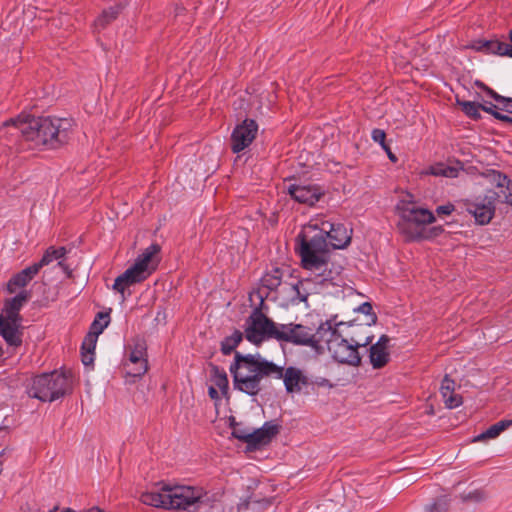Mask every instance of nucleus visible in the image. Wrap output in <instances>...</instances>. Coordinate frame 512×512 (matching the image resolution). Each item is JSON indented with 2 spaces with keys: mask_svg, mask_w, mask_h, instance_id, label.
I'll list each match as a JSON object with an SVG mask.
<instances>
[{
  "mask_svg": "<svg viewBox=\"0 0 512 512\" xmlns=\"http://www.w3.org/2000/svg\"><path fill=\"white\" fill-rule=\"evenodd\" d=\"M445 165L438 164L430 168V174L434 176H444L445 174Z\"/></svg>",
  "mask_w": 512,
  "mask_h": 512,
  "instance_id": "40",
  "label": "nucleus"
},
{
  "mask_svg": "<svg viewBox=\"0 0 512 512\" xmlns=\"http://www.w3.org/2000/svg\"><path fill=\"white\" fill-rule=\"evenodd\" d=\"M257 131L258 126L252 119H246L237 125L231 135L232 151L239 153L247 148L255 139Z\"/></svg>",
  "mask_w": 512,
  "mask_h": 512,
  "instance_id": "13",
  "label": "nucleus"
},
{
  "mask_svg": "<svg viewBox=\"0 0 512 512\" xmlns=\"http://www.w3.org/2000/svg\"><path fill=\"white\" fill-rule=\"evenodd\" d=\"M510 40L512 42V30L510 31Z\"/></svg>",
  "mask_w": 512,
  "mask_h": 512,
  "instance_id": "49",
  "label": "nucleus"
},
{
  "mask_svg": "<svg viewBox=\"0 0 512 512\" xmlns=\"http://www.w3.org/2000/svg\"><path fill=\"white\" fill-rule=\"evenodd\" d=\"M321 331L322 324L315 332H313L311 328L301 324L281 325L280 333L277 334V339L298 345L309 346L318 352L322 342L320 337H318L320 336Z\"/></svg>",
  "mask_w": 512,
  "mask_h": 512,
  "instance_id": "11",
  "label": "nucleus"
},
{
  "mask_svg": "<svg viewBox=\"0 0 512 512\" xmlns=\"http://www.w3.org/2000/svg\"><path fill=\"white\" fill-rule=\"evenodd\" d=\"M10 329L7 327L3 312L0 314V335L4 338L9 346H12V340H14L15 334H10Z\"/></svg>",
  "mask_w": 512,
  "mask_h": 512,
  "instance_id": "33",
  "label": "nucleus"
},
{
  "mask_svg": "<svg viewBox=\"0 0 512 512\" xmlns=\"http://www.w3.org/2000/svg\"><path fill=\"white\" fill-rule=\"evenodd\" d=\"M318 230L317 224L306 226L296 237V250L301 257L304 269L310 271L320 282H333L341 273L342 267L330 261L329 243Z\"/></svg>",
  "mask_w": 512,
  "mask_h": 512,
  "instance_id": "3",
  "label": "nucleus"
},
{
  "mask_svg": "<svg viewBox=\"0 0 512 512\" xmlns=\"http://www.w3.org/2000/svg\"><path fill=\"white\" fill-rule=\"evenodd\" d=\"M370 362L375 369L382 368L389 361V352L381 345H372L370 347Z\"/></svg>",
  "mask_w": 512,
  "mask_h": 512,
  "instance_id": "26",
  "label": "nucleus"
},
{
  "mask_svg": "<svg viewBox=\"0 0 512 512\" xmlns=\"http://www.w3.org/2000/svg\"><path fill=\"white\" fill-rule=\"evenodd\" d=\"M497 106L494 104H489L486 106H483V111L492 114L496 119L501 120L503 122L512 123V115H506L498 112Z\"/></svg>",
  "mask_w": 512,
  "mask_h": 512,
  "instance_id": "32",
  "label": "nucleus"
},
{
  "mask_svg": "<svg viewBox=\"0 0 512 512\" xmlns=\"http://www.w3.org/2000/svg\"><path fill=\"white\" fill-rule=\"evenodd\" d=\"M343 325V322L334 323L332 320L322 323V331L319 336L322 342L318 353H323L327 350L337 362L358 366L361 362V357L355 349V345L351 344L350 340L344 338L340 331V327Z\"/></svg>",
  "mask_w": 512,
  "mask_h": 512,
  "instance_id": "6",
  "label": "nucleus"
},
{
  "mask_svg": "<svg viewBox=\"0 0 512 512\" xmlns=\"http://www.w3.org/2000/svg\"><path fill=\"white\" fill-rule=\"evenodd\" d=\"M453 210L454 206L452 204H447L437 207L436 212L439 215H449Z\"/></svg>",
  "mask_w": 512,
  "mask_h": 512,
  "instance_id": "39",
  "label": "nucleus"
},
{
  "mask_svg": "<svg viewBox=\"0 0 512 512\" xmlns=\"http://www.w3.org/2000/svg\"><path fill=\"white\" fill-rule=\"evenodd\" d=\"M39 270L35 264L15 274L7 283V290L13 294L18 288L25 287L37 274Z\"/></svg>",
  "mask_w": 512,
  "mask_h": 512,
  "instance_id": "20",
  "label": "nucleus"
},
{
  "mask_svg": "<svg viewBox=\"0 0 512 512\" xmlns=\"http://www.w3.org/2000/svg\"><path fill=\"white\" fill-rule=\"evenodd\" d=\"M159 251L158 244L150 245L138 256L130 268L115 279L113 289L122 295V299H125V290L128 287L144 281L155 270L153 257Z\"/></svg>",
  "mask_w": 512,
  "mask_h": 512,
  "instance_id": "9",
  "label": "nucleus"
},
{
  "mask_svg": "<svg viewBox=\"0 0 512 512\" xmlns=\"http://www.w3.org/2000/svg\"><path fill=\"white\" fill-rule=\"evenodd\" d=\"M488 177L490 181L500 189L499 192H489L484 198H477L466 202V210L480 225L488 224L495 212L496 197L512 205V182L508 177L498 171H492Z\"/></svg>",
  "mask_w": 512,
  "mask_h": 512,
  "instance_id": "5",
  "label": "nucleus"
},
{
  "mask_svg": "<svg viewBox=\"0 0 512 512\" xmlns=\"http://www.w3.org/2000/svg\"><path fill=\"white\" fill-rule=\"evenodd\" d=\"M71 120L52 117H17L0 127V144L19 143L21 149H36L49 145L55 148L68 140Z\"/></svg>",
  "mask_w": 512,
  "mask_h": 512,
  "instance_id": "2",
  "label": "nucleus"
},
{
  "mask_svg": "<svg viewBox=\"0 0 512 512\" xmlns=\"http://www.w3.org/2000/svg\"><path fill=\"white\" fill-rule=\"evenodd\" d=\"M479 50H486L488 52L498 54L501 56H509L512 57V46L508 43L501 42L498 40H490L482 43L481 46L478 47Z\"/></svg>",
  "mask_w": 512,
  "mask_h": 512,
  "instance_id": "25",
  "label": "nucleus"
},
{
  "mask_svg": "<svg viewBox=\"0 0 512 512\" xmlns=\"http://www.w3.org/2000/svg\"><path fill=\"white\" fill-rule=\"evenodd\" d=\"M204 495L202 489L164 484L161 487H155L144 492L141 495V501L153 507L197 512L203 502Z\"/></svg>",
  "mask_w": 512,
  "mask_h": 512,
  "instance_id": "4",
  "label": "nucleus"
},
{
  "mask_svg": "<svg viewBox=\"0 0 512 512\" xmlns=\"http://www.w3.org/2000/svg\"><path fill=\"white\" fill-rule=\"evenodd\" d=\"M510 426H512V420H501L490 426L486 431L474 437L473 442H481L494 439Z\"/></svg>",
  "mask_w": 512,
  "mask_h": 512,
  "instance_id": "23",
  "label": "nucleus"
},
{
  "mask_svg": "<svg viewBox=\"0 0 512 512\" xmlns=\"http://www.w3.org/2000/svg\"><path fill=\"white\" fill-rule=\"evenodd\" d=\"M371 136H372V139L375 142H377V143H379L381 145V147H383L386 144V142H385L386 134H385L384 130H382V129H374L372 131V135Z\"/></svg>",
  "mask_w": 512,
  "mask_h": 512,
  "instance_id": "37",
  "label": "nucleus"
},
{
  "mask_svg": "<svg viewBox=\"0 0 512 512\" xmlns=\"http://www.w3.org/2000/svg\"><path fill=\"white\" fill-rule=\"evenodd\" d=\"M287 192L295 201L308 205L315 204L321 196L320 189L310 185L291 184L288 186Z\"/></svg>",
  "mask_w": 512,
  "mask_h": 512,
  "instance_id": "17",
  "label": "nucleus"
},
{
  "mask_svg": "<svg viewBox=\"0 0 512 512\" xmlns=\"http://www.w3.org/2000/svg\"><path fill=\"white\" fill-rule=\"evenodd\" d=\"M382 148L387 153L388 158L392 162H396L397 161V157L395 156V154L392 153L390 147L387 144H385Z\"/></svg>",
  "mask_w": 512,
  "mask_h": 512,
  "instance_id": "42",
  "label": "nucleus"
},
{
  "mask_svg": "<svg viewBox=\"0 0 512 512\" xmlns=\"http://www.w3.org/2000/svg\"><path fill=\"white\" fill-rule=\"evenodd\" d=\"M139 368H130L128 374L133 377H141L148 370V362L146 358V346L144 342H137L129 352L128 362L125 366L138 365Z\"/></svg>",
  "mask_w": 512,
  "mask_h": 512,
  "instance_id": "16",
  "label": "nucleus"
},
{
  "mask_svg": "<svg viewBox=\"0 0 512 512\" xmlns=\"http://www.w3.org/2000/svg\"><path fill=\"white\" fill-rule=\"evenodd\" d=\"M299 284L300 282H283L280 287V293L285 295V302L287 304L294 305L306 300V295H302L300 292Z\"/></svg>",
  "mask_w": 512,
  "mask_h": 512,
  "instance_id": "22",
  "label": "nucleus"
},
{
  "mask_svg": "<svg viewBox=\"0 0 512 512\" xmlns=\"http://www.w3.org/2000/svg\"><path fill=\"white\" fill-rule=\"evenodd\" d=\"M283 273L279 268H275L270 272H267L261 278V287L256 292V296L259 298V305L264 304V299L268 296L270 291H274L281 287Z\"/></svg>",
  "mask_w": 512,
  "mask_h": 512,
  "instance_id": "18",
  "label": "nucleus"
},
{
  "mask_svg": "<svg viewBox=\"0 0 512 512\" xmlns=\"http://www.w3.org/2000/svg\"><path fill=\"white\" fill-rule=\"evenodd\" d=\"M98 337H96L94 334H87L84 338V341L82 343L81 347V354H82V362L85 366H89L94 361V351L96 348Z\"/></svg>",
  "mask_w": 512,
  "mask_h": 512,
  "instance_id": "24",
  "label": "nucleus"
},
{
  "mask_svg": "<svg viewBox=\"0 0 512 512\" xmlns=\"http://www.w3.org/2000/svg\"><path fill=\"white\" fill-rule=\"evenodd\" d=\"M447 501L444 498L438 499L431 506L426 508L427 512H446L447 511Z\"/></svg>",
  "mask_w": 512,
  "mask_h": 512,
  "instance_id": "36",
  "label": "nucleus"
},
{
  "mask_svg": "<svg viewBox=\"0 0 512 512\" xmlns=\"http://www.w3.org/2000/svg\"><path fill=\"white\" fill-rule=\"evenodd\" d=\"M234 429H238V430H240V434H249V433H250V432H247V431H245V430H243V429H241V428H238V427H234V428H233V430H234Z\"/></svg>",
  "mask_w": 512,
  "mask_h": 512,
  "instance_id": "47",
  "label": "nucleus"
},
{
  "mask_svg": "<svg viewBox=\"0 0 512 512\" xmlns=\"http://www.w3.org/2000/svg\"><path fill=\"white\" fill-rule=\"evenodd\" d=\"M399 221L397 227L406 240L424 237L425 226L434 222L431 211L415 206L413 203L402 202L397 205Z\"/></svg>",
  "mask_w": 512,
  "mask_h": 512,
  "instance_id": "8",
  "label": "nucleus"
},
{
  "mask_svg": "<svg viewBox=\"0 0 512 512\" xmlns=\"http://www.w3.org/2000/svg\"><path fill=\"white\" fill-rule=\"evenodd\" d=\"M28 300L29 293L27 291H21L15 297L5 301L3 315L7 327L10 329V334H15V338L12 340V347H19L22 344L23 332L19 311Z\"/></svg>",
  "mask_w": 512,
  "mask_h": 512,
  "instance_id": "12",
  "label": "nucleus"
},
{
  "mask_svg": "<svg viewBox=\"0 0 512 512\" xmlns=\"http://www.w3.org/2000/svg\"><path fill=\"white\" fill-rule=\"evenodd\" d=\"M373 336L367 335L365 337L351 336L350 342L355 345V349L358 351L359 347H366L372 342Z\"/></svg>",
  "mask_w": 512,
  "mask_h": 512,
  "instance_id": "35",
  "label": "nucleus"
},
{
  "mask_svg": "<svg viewBox=\"0 0 512 512\" xmlns=\"http://www.w3.org/2000/svg\"><path fill=\"white\" fill-rule=\"evenodd\" d=\"M109 321L110 319L108 313L99 312L91 324L89 334H94L96 337H98L103 332V330L108 326Z\"/></svg>",
  "mask_w": 512,
  "mask_h": 512,
  "instance_id": "29",
  "label": "nucleus"
},
{
  "mask_svg": "<svg viewBox=\"0 0 512 512\" xmlns=\"http://www.w3.org/2000/svg\"><path fill=\"white\" fill-rule=\"evenodd\" d=\"M66 249L64 247H59V248H54V247H49L44 255L42 256L41 260L37 263H34L35 266H37L38 270L40 271V269L44 266H47L49 264H51L52 262L54 261H57V265L66 273L70 274V272H68V267L65 266L63 264V259L66 255Z\"/></svg>",
  "mask_w": 512,
  "mask_h": 512,
  "instance_id": "21",
  "label": "nucleus"
},
{
  "mask_svg": "<svg viewBox=\"0 0 512 512\" xmlns=\"http://www.w3.org/2000/svg\"><path fill=\"white\" fill-rule=\"evenodd\" d=\"M211 378L215 386H217L223 393L228 389V378L224 370L219 369L217 366L211 368Z\"/></svg>",
  "mask_w": 512,
  "mask_h": 512,
  "instance_id": "30",
  "label": "nucleus"
},
{
  "mask_svg": "<svg viewBox=\"0 0 512 512\" xmlns=\"http://www.w3.org/2000/svg\"><path fill=\"white\" fill-rule=\"evenodd\" d=\"M235 388L249 395H257L261 390L260 382L264 378L283 379L288 393H299L308 379L303 371L296 367L284 369L268 361L259 353L243 355L235 353L234 363L230 366Z\"/></svg>",
  "mask_w": 512,
  "mask_h": 512,
  "instance_id": "1",
  "label": "nucleus"
},
{
  "mask_svg": "<svg viewBox=\"0 0 512 512\" xmlns=\"http://www.w3.org/2000/svg\"><path fill=\"white\" fill-rule=\"evenodd\" d=\"M208 393H209V396L212 399H217L218 398V391L213 386L209 387Z\"/></svg>",
  "mask_w": 512,
  "mask_h": 512,
  "instance_id": "44",
  "label": "nucleus"
},
{
  "mask_svg": "<svg viewBox=\"0 0 512 512\" xmlns=\"http://www.w3.org/2000/svg\"><path fill=\"white\" fill-rule=\"evenodd\" d=\"M279 333L280 327L278 328L272 320L261 312V306L256 307L246 320L245 337L255 345H259L269 337L277 339Z\"/></svg>",
  "mask_w": 512,
  "mask_h": 512,
  "instance_id": "10",
  "label": "nucleus"
},
{
  "mask_svg": "<svg viewBox=\"0 0 512 512\" xmlns=\"http://www.w3.org/2000/svg\"><path fill=\"white\" fill-rule=\"evenodd\" d=\"M26 388L30 397L42 402H53L70 391L71 380L66 374L53 371L33 377Z\"/></svg>",
  "mask_w": 512,
  "mask_h": 512,
  "instance_id": "7",
  "label": "nucleus"
},
{
  "mask_svg": "<svg viewBox=\"0 0 512 512\" xmlns=\"http://www.w3.org/2000/svg\"><path fill=\"white\" fill-rule=\"evenodd\" d=\"M127 368V371L130 369V368H139V364L138 365H130V366H126Z\"/></svg>",
  "mask_w": 512,
  "mask_h": 512,
  "instance_id": "48",
  "label": "nucleus"
},
{
  "mask_svg": "<svg viewBox=\"0 0 512 512\" xmlns=\"http://www.w3.org/2000/svg\"><path fill=\"white\" fill-rule=\"evenodd\" d=\"M486 90H487L488 94L491 95L496 101L504 103L503 108L507 112L512 114V99L504 98L489 88H486Z\"/></svg>",
  "mask_w": 512,
  "mask_h": 512,
  "instance_id": "34",
  "label": "nucleus"
},
{
  "mask_svg": "<svg viewBox=\"0 0 512 512\" xmlns=\"http://www.w3.org/2000/svg\"><path fill=\"white\" fill-rule=\"evenodd\" d=\"M279 427L272 422H266L260 429L249 434H240V430L234 429L232 434L235 438L244 441L249 446L265 445L278 433Z\"/></svg>",
  "mask_w": 512,
  "mask_h": 512,
  "instance_id": "14",
  "label": "nucleus"
},
{
  "mask_svg": "<svg viewBox=\"0 0 512 512\" xmlns=\"http://www.w3.org/2000/svg\"><path fill=\"white\" fill-rule=\"evenodd\" d=\"M444 177L454 178L458 176V169L452 166H445Z\"/></svg>",
  "mask_w": 512,
  "mask_h": 512,
  "instance_id": "41",
  "label": "nucleus"
},
{
  "mask_svg": "<svg viewBox=\"0 0 512 512\" xmlns=\"http://www.w3.org/2000/svg\"><path fill=\"white\" fill-rule=\"evenodd\" d=\"M359 312L363 313V314H366V315H370L371 317V322L372 323H375L376 321V316L375 314L372 313V305L368 302L366 303H363L361 304L358 309H357Z\"/></svg>",
  "mask_w": 512,
  "mask_h": 512,
  "instance_id": "38",
  "label": "nucleus"
},
{
  "mask_svg": "<svg viewBox=\"0 0 512 512\" xmlns=\"http://www.w3.org/2000/svg\"><path fill=\"white\" fill-rule=\"evenodd\" d=\"M458 104L461 106L463 112L467 116L473 119H478L481 117L480 110H483L484 105H480L471 101H458Z\"/></svg>",
  "mask_w": 512,
  "mask_h": 512,
  "instance_id": "31",
  "label": "nucleus"
},
{
  "mask_svg": "<svg viewBox=\"0 0 512 512\" xmlns=\"http://www.w3.org/2000/svg\"><path fill=\"white\" fill-rule=\"evenodd\" d=\"M455 386V381L448 376H445L442 380L440 393L445 406L449 409L459 407L463 403L461 395L455 393Z\"/></svg>",
  "mask_w": 512,
  "mask_h": 512,
  "instance_id": "19",
  "label": "nucleus"
},
{
  "mask_svg": "<svg viewBox=\"0 0 512 512\" xmlns=\"http://www.w3.org/2000/svg\"><path fill=\"white\" fill-rule=\"evenodd\" d=\"M81 512H105V511L99 507H91V508L85 509Z\"/></svg>",
  "mask_w": 512,
  "mask_h": 512,
  "instance_id": "45",
  "label": "nucleus"
},
{
  "mask_svg": "<svg viewBox=\"0 0 512 512\" xmlns=\"http://www.w3.org/2000/svg\"><path fill=\"white\" fill-rule=\"evenodd\" d=\"M243 339V333L235 330L232 335L227 336L221 342V351L224 355H229L238 346Z\"/></svg>",
  "mask_w": 512,
  "mask_h": 512,
  "instance_id": "28",
  "label": "nucleus"
},
{
  "mask_svg": "<svg viewBox=\"0 0 512 512\" xmlns=\"http://www.w3.org/2000/svg\"><path fill=\"white\" fill-rule=\"evenodd\" d=\"M49 512H57V508H54L53 510L49 511ZM62 512H76L74 511L73 509L71 508H66L64 509Z\"/></svg>",
  "mask_w": 512,
  "mask_h": 512,
  "instance_id": "46",
  "label": "nucleus"
},
{
  "mask_svg": "<svg viewBox=\"0 0 512 512\" xmlns=\"http://www.w3.org/2000/svg\"><path fill=\"white\" fill-rule=\"evenodd\" d=\"M318 230L330 240L329 245L335 249L345 248L351 241V230H348L343 224H334L329 221L321 222Z\"/></svg>",
  "mask_w": 512,
  "mask_h": 512,
  "instance_id": "15",
  "label": "nucleus"
},
{
  "mask_svg": "<svg viewBox=\"0 0 512 512\" xmlns=\"http://www.w3.org/2000/svg\"><path fill=\"white\" fill-rule=\"evenodd\" d=\"M122 9L123 6L121 4H116L115 6L104 10L102 14L95 20V28L98 30L104 29L111 21L116 19Z\"/></svg>",
  "mask_w": 512,
  "mask_h": 512,
  "instance_id": "27",
  "label": "nucleus"
},
{
  "mask_svg": "<svg viewBox=\"0 0 512 512\" xmlns=\"http://www.w3.org/2000/svg\"><path fill=\"white\" fill-rule=\"evenodd\" d=\"M388 343H389V338H388V336H386V335H382V336L380 337V339L378 340V342H377L375 345H381V347H383V348H386V349H387V345H388Z\"/></svg>",
  "mask_w": 512,
  "mask_h": 512,
  "instance_id": "43",
  "label": "nucleus"
}]
</instances>
